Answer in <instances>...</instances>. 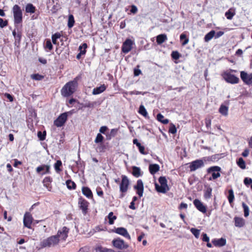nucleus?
<instances>
[{"instance_id":"obj_1","label":"nucleus","mask_w":252,"mask_h":252,"mask_svg":"<svg viewBox=\"0 0 252 252\" xmlns=\"http://www.w3.org/2000/svg\"><path fill=\"white\" fill-rule=\"evenodd\" d=\"M78 85L77 80L75 78L73 81L67 83L62 88L61 90L62 94L68 97L76 91Z\"/></svg>"},{"instance_id":"obj_2","label":"nucleus","mask_w":252,"mask_h":252,"mask_svg":"<svg viewBox=\"0 0 252 252\" xmlns=\"http://www.w3.org/2000/svg\"><path fill=\"white\" fill-rule=\"evenodd\" d=\"M236 70L229 69L223 72L221 76L223 79L228 83L231 84H237L239 82V78L232 73L237 72Z\"/></svg>"},{"instance_id":"obj_3","label":"nucleus","mask_w":252,"mask_h":252,"mask_svg":"<svg viewBox=\"0 0 252 252\" xmlns=\"http://www.w3.org/2000/svg\"><path fill=\"white\" fill-rule=\"evenodd\" d=\"M59 241L60 239L57 236L53 235L42 240L40 242V246L41 248L54 247L59 244Z\"/></svg>"},{"instance_id":"obj_4","label":"nucleus","mask_w":252,"mask_h":252,"mask_svg":"<svg viewBox=\"0 0 252 252\" xmlns=\"http://www.w3.org/2000/svg\"><path fill=\"white\" fill-rule=\"evenodd\" d=\"M13 13L14 24H18L22 22L23 19V13L20 7L15 4L13 6L12 8Z\"/></svg>"},{"instance_id":"obj_5","label":"nucleus","mask_w":252,"mask_h":252,"mask_svg":"<svg viewBox=\"0 0 252 252\" xmlns=\"http://www.w3.org/2000/svg\"><path fill=\"white\" fill-rule=\"evenodd\" d=\"M221 170V168L218 166H213L209 167L207 169V172L209 173H212V177L209 178V180H215L220 177Z\"/></svg>"},{"instance_id":"obj_6","label":"nucleus","mask_w":252,"mask_h":252,"mask_svg":"<svg viewBox=\"0 0 252 252\" xmlns=\"http://www.w3.org/2000/svg\"><path fill=\"white\" fill-rule=\"evenodd\" d=\"M129 185V181L126 175L122 176V181L120 185V190L122 193L126 192L127 191Z\"/></svg>"},{"instance_id":"obj_7","label":"nucleus","mask_w":252,"mask_h":252,"mask_svg":"<svg viewBox=\"0 0 252 252\" xmlns=\"http://www.w3.org/2000/svg\"><path fill=\"white\" fill-rule=\"evenodd\" d=\"M204 162L202 159H196L189 163V168L191 172L194 171L204 166Z\"/></svg>"},{"instance_id":"obj_8","label":"nucleus","mask_w":252,"mask_h":252,"mask_svg":"<svg viewBox=\"0 0 252 252\" xmlns=\"http://www.w3.org/2000/svg\"><path fill=\"white\" fill-rule=\"evenodd\" d=\"M67 112L61 114L58 118L55 120L54 125L57 127H61L63 126L67 120Z\"/></svg>"},{"instance_id":"obj_9","label":"nucleus","mask_w":252,"mask_h":252,"mask_svg":"<svg viewBox=\"0 0 252 252\" xmlns=\"http://www.w3.org/2000/svg\"><path fill=\"white\" fill-rule=\"evenodd\" d=\"M240 77L243 82L248 85L252 84V73L248 74L244 71L240 72Z\"/></svg>"},{"instance_id":"obj_10","label":"nucleus","mask_w":252,"mask_h":252,"mask_svg":"<svg viewBox=\"0 0 252 252\" xmlns=\"http://www.w3.org/2000/svg\"><path fill=\"white\" fill-rule=\"evenodd\" d=\"M193 203L196 208L201 212V213L205 214L207 212V207L205 206L203 203L199 199H195L193 200Z\"/></svg>"},{"instance_id":"obj_11","label":"nucleus","mask_w":252,"mask_h":252,"mask_svg":"<svg viewBox=\"0 0 252 252\" xmlns=\"http://www.w3.org/2000/svg\"><path fill=\"white\" fill-rule=\"evenodd\" d=\"M133 44L132 41L130 39H126L123 43L122 50L123 53L126 54L128 53L132 49Z\"/></svg>"},{"instance_id":"obj_12","label":"nucleus","mask_w":252,"mask_h":252,"mask_svg":"<svg viewBox=\"0 0 252 252\" xmlns=\"http://www.w3.org/2000/svg\"><path fill=\"white\" fill-rule=\"evenodd\" d=\"M32 217L29 212H26L24 216L23 223L25 227L30 228L32 222Z\"/></svg>"},{"instance_id":"obj_13","label":"nucleus","mask_w":252,"mask_h":252,"mask_svg":"<svg viewBox=\"0 0 252 252\" xmlns=\"http://www.w3.org/2000/svg\"><path fill=\"white\" fill-rule=\"evenodd\" d=\"M69 229L66 227L64 226L61 230H59L58 231L57 234L56 235V236L58 237V238L60 239L61 238L63 240H65L68 236Z\"/></svg>"},{"instance_id":"obj_14","label":"nucleus","mask_w":252,"mask_h":252,"mask_svg":"<svg viewBox=\"0 0 252 252\" xmlns=\"http://www.w3.org/2000/svg\"><path fill=\"white\" fill-rule=\"evenodd\" d=\"M112 242L115 247L120 249H125L128 247L126 244H125L123 240L119 238L113 240Z\"/></svg>"},{"instance_id":"obj_15","label":"nucleus","mask_w":252,"mask_h":252,"mask_svg":"<svg viewBox=\"0 0 252 252\" xmlns=\"http://www.w3.org/2000/svg\"><path fill=\"white\" fill-rule=\"evenodd\" d=\"M79 205L80 209L82 210V213L84 215H86L89 203L86 200L80 198L79 200Z\"/></svg>"},{"instance_id":"obj_16","label":"nucleus","mask_w":252,"mask_h":252,"mask_svg":"<svg viewBox=\"0 0 252 252\" xmlns=\"http://www.w3.org/2000/svg\"><path fill=\"white\" fill-rule=\"evenodd\" d=\"M134 189L137 190V193L141 197L143 195L144 190V185L141 180H138L137 181L136 185L134 187Z\"/></svg>"},{"instance_id":"obj_17","label":"nucleus","mask_w":252,"mask_h":252,"mask_svg":"<svg viewBox=\"0 0 252 252\" xmlns=\"http://www.w3.org/2000/svg\"><path fill=\"white\" fill-rule=\"evenodd\" d=\"M50 166L48 165L43 164L38 166L36 169V171L38 173H40L41 171H44L41 173L42 175L50 173Z\"/></svg>"},{"instance_id":"obj_18","label":"nucleus","mask_w":252,"mask_h":252,"mask_svg":"<svg viewBox=\"0 0 252 252\" xmlns=\"http://www.w3.org/2000/svg\"><path fill=\"white\" fill-rule=\"evenodd\" d=\"M212 188L209 186H205L204 190V197L205 199H208L211 198L212 196Z\"/></svg>"},{"instance_id":"obj_19","label":"nucleus","mask_w":252,"mask_h":252,"mask_svg":"<svg viewBox=\"0 0 252 252\" xmlns=\"http://www.w3.org/2000/svg\"><path fill=\"white\" fill-rule=\"evenodd\" d=\"M212 243L215 246L221 247L226 245V241L225 238H221L219 239H213Z\"/></svg>"},{"instance_id":"obj_20","label":"nucleus","mask_w":252,"mask_h":252,"mask_svg":"<svg viewBox=\"0 0 252 252\" xmlns=\"http://www.w3.org/2000/svg\"><path fill=\"white\" fill-rule=\"evenodd\" d=\"M234 221L235 226L238 227H242L245 224V220L242 218L235 217L234 218Z\"/></svg>"},{"instance_id":"obj_21","label":"nucleus","mask_w":252,"mask_h":252,"mask_svg":"<svg viewBox=\"0 0 252 252\" xmlns=\"http://www.w3.org/2000/svg\"><path fill=\"white\" fill-rule=\"evenodd\" d=\"M116 232L119 234L122 235L126 238L130 239V236L128 233L126 229L123 227H118L116 229Z\"/></svg>"},{"instance_id":"obj_22","label":"nucleus","mask_w":252,"mask_h":252,"mask_svg":"<svg viewBox=\"0 0 252 252\" xmlns=\"http://www.w3.org/2000/svg\"><path fill=\"white\" fill-rule=\"evenodd\" d=\"M155 188L157 191L161 193H165L169 189L167 186L159 185L157 183H155Z\"/></svg>"},{"instance_id":"obj_23","label":"nucleus","mask_w":252,"mask_h":252,"mask_svg":"<svg viewBox=\"0 0 252 252\" xmlns=\"http://www.w3.org/2000/svg\"><path fill=\"white\" fill-rule=\"evenodd\" d=\"M106 89V86L104 84L100 85L98 87H96L94 89L93 91V94L94 95L98 94L102 92H103Z\"/></svg>"},{"instance_id":"obj_24","label":"nucleus","mask_w":252,"mask_h":252,"mask_svg":"<svg viewBox=\"0 0 252 252\" xmlns=\"http://www.w3.org/2000/svg\"><path fill=\"white\" fill-rule=\"evenodd\" d=\"M83 194L87 197L90 198L93 197V193L91 190L88 188L84 187L82 189Z\"/></svg>"},{"instance_id":"obj_25","label":"nucleus","mask_w":252,"mask_h":252,"mask_svg":"<svg viewBox=\"0 0 252 252\" xmlns=\"http://www.w3.org/2000/svg\"><path fill=\"white\" fill-rule=\"evenodd\" d=\"M149 169L151 174L154 175L159 170V166L157 164H152L149 165Z\"/></svg>"},{"instance_id":"obj_26","label":"nucleus","mask_w":252,"mask_h":252,"mask_svg":"<svg viewBox=\"0 0 252 252\" xmlns=\"http://www.w3.org/2000/svg\"><path fill=\"white\" fill-rule=\"evenodd\" d=\"M132 175L135 177H139L141 175L140 168L138 167L133 166L132 167Z\"/></svg>"},{"instance_id":"obj_27","label":"nucleus","mask_w":252,"mask_h":252,"mask_svg":"<svg viewBox=\"0 0 252 252\" xmlns=\"http://www.w3.org/2000/svg\"><path fill=\"white\" fill-rule=\"evenodd\" d=\"M180 40L182 46H185L189 41V38L187 37L186 34L184 33H183L180 35Z\"/></svg>"},{"instance_id":"obj_28","label":"nucleus","mask_w":252,"mask_h":252,"mask_svg":"<svg viewBox=\"0 0 252 252\" xmlns=\"http://www.w3.org/2000/svg\"><path fill=\"white\" fill-rule=\"evenodd\" d=\"M228 107L221 104L219 108V112L223 116H227L228 115Z\"/></svg>"},{"instance_id":"obj_29","label":"nucleus","mask_w":252,"mask_h":252,"mask_svg":"<svg viewBox=\"0 0 252 252\" xmlns=\"http://www.w3.org/2000/svg\"><path fill=\"white\" fill-rule=\"evenodd\" d=\"M215 31L214 30L211 31L208 33H207L204 37V41L205 42H208L212 39L213 37H215Z\"/></svg>"},{"instance_id":"obj_30","label":"nucleus","mask_w":252,"mask_h":252,"mask_svg":"<svg viewBox=\"0 0 252 252\" xmlns=\"http://www.w3.org/2000/svg\"><path fill=\"white\" fill-rule=\"evenodd\" d=\"M166 39V35L164 34H161L157 36V42L158 44H161L163 43Z\"/></svg>"},{"instance_id":"obj_31","label":"nucleus","mask_w":252,"mask_h":252,"mask_svg":"<svg viewBox=\"0 0 252 252\" xmlns=\"http://www.w3.org/2000/svg\"><path fill=\"white\" fill-rule=\"evenodd\" d=\"M35 11V7L32 3H28L26 6V11L27 13H34Z\"/></svg>"},{"instance_id":"obj_32","label":"nucleus","mask_w":252,"mask_h":252,"mask_svg":"<svg viewBox=\"0 0 252 252\" xmlns=\"http://www.w3.org/2000/svg\"><path fill=\"white\" fill-rule=\"evenodd\" d=\"M228 195L227 196V198L230 204H231L234 200V192L232 189H229L228 191Z\"/></svg>"},{"instance_id":"obj_33","label":"nucleus","mask_w":252,"mask_h":252,"mask_svg":"<svg viewBox=\"0 0 252 252\" xmlns=\"http://www.w3.org/2000/svg\"><path fill=\"white\" fill-rule=\"evenodd\" d=\"M237 164L238 166L242 169L246 168V163L242 158H240L237 161Z\"/></svg>"},{"instance_id":"obj_34","label":"nucleus","mask_w":252,"mask_h":252,"mask_svg":"<svg viewBox=\"0 0 252 252\" xmlns=\"http://www.w3.org/2000/svg\"><path fill=\"white\" fill-rule=\"evenodd\" d=\"M157 119L160 122L162 123L163 124H166L168 123V120L167 119H164V116L161 114L160 113H159L157 116Z\"/></svg>"},{"instance_id":"obj_35","label":"nucleus","mask_w":252,"mask_h":252,"mask_svg":"<svg viewBox=\"0 0 252 252\" xmlns=\"http://www.w3.org/2000/svg\"><path fill=\"white\" fill-rule=\"evenodd\" d=\"M138 112L145 118H147L148 116L147 110L143 105L140 106Z\"/></svg>"},{"instance_id":"obj_36","label":"nucleus","mask_w":252,"mask_h":252,"mask_svg":"<svg viewBox=\"0 0 252 252\" xmlns=\"http://www.w3.org/2000/svg\"><path fill=\"white\" fill-rule=\"evenodd\" d=\"M75 23L74 17L72 15H69L68 19L67 26L69 28H71L73 27Z\"/></svg>"},{"instance_id":"obj_37","label":"nucleus","mask_w":252,"mask_h":252,"mask_svg":"<svg viewBox=\"0 0 252 252\" xmlns=\"http://www.w3.org/2000/svg\"><path fill=\"white\" fill-rule=\"evenodd\" d=\"M66 184L68 189H75L76 188V184L71 180H68L66 181Z\"/></svg>"},{"instance_id":"obj_38","label":"nucleus","mask_w":252,"mask_h":252,"mask_svg":"<svg viewBox=\"0 0 252 252\" xmlns=\"http://www.w3.org/2000/svg\"><path fill=\"white\" fill-rule=\"evenodd\" d=\"M61 34L59 32H56L52 36V40L54 44H57V40L61 37Z\"/></svg>"},{"instance_id":"obj_39","label":"nucleus","mask_w":252,"mask_h":252,"mask_svg":"<svg viewBox=\"0 0 252 252\" xmlns=\"http://www.w3.org/2000/svg\"><path fill=\"white\" fill-rule=\"evenodd\" d=\"M235 14V12H233L232 11L231 9H229L225 13V16L226 17L227 19L228 20H231Z\"/></svg>"},{"instance_id":"obj_40","label":"nucleus","mask_w":252,"mask_h":252,"mask_svg":"<svg viewBox=\"0 0 252 252\" xmlns=\"http://www.w3.org/2000/svg\"><path fill=\"white\" fill-rule=\"evenodd\" d=\"M14 38H15V42H14L15 45L18 47L20 45V40H21V32L17 33V35H15Z\"/></svg>"},{"instance_id":"obj_41","label":"nucleus","mask_w":252,"mask_h":252,"mask_svg":"<svg viewBox=\"0 0 252 252\" xmlns=\"http://www.w3.org/2000/svg\"><path fill=\"white\" fill-rule=\"evenodd\" d=\"M242 205L244 209V216L247 217L249 215V208L244 202H243Z\"/></svg>"},{"instance_id":"obj_42","label":"nucleus","mask_w":252,"mask_h":252,"mask_svg":"<svg viewBox=\"0 0 252 252\" xmlns=\"http://www.w3.org/2000/svg\"><path fill=\"white\" fill-rule=\"evenodd\" d=\"M87 48V44L86 43H84L82 45L80 46L79 47V50L80 51V53L82 54L83 55H85L86 52V48Z\"/></svg>"},{"instance_id":"obj_43","label":"nucleus","mask_w":252,"mask_h":252,"mask_svg":"<svg viewBox=\"0 0 252 252\" xmlns=\"http://www.w3.org/2000/svg\"><path fill=\"white\" fill-rule=\"evenodd\" d=\"M108 218L109 219V223L110 224H113L114 223V220L116 219V217L113 216V213L111 212L109 213Z\"/></svg>"},{"instance_id":"obj_44","label":"nucleus","mask_w":252,"mask_h":252,"mask_svg":"<svg viewBox=\"0 0 252 252\" xmlns=\"http://www.w3.org/2000/svg\"><path fill=\"white\" fill-rule=\"evenodd\" d=\"M62 165V162L61 160H58L54 164L55 169L57 172H59L61 171L60 167Z\"/></svg>"},{"instance_id":"obj_45","label":"nucleus","mask_w":252,"mask_h":252,"mask_svg":"<svg viewBox=\"0 0 252 252\" xmlns=\"http://www.w3.org/2000/svg\"><path fill=\"white\" fill-rule=\"evenodd\" d=\"M31 77L33 80L39 81L43 79L44 76L39 74H33L31 75Z\"/></svg>"},{"instance_id":"obj_46","label":"nucleus","mask_w":252,"mask_h":252,"mask_svg":"<svg viewBox=\"0 0 252 252\" xmlns=\"http://www.w3.org/2000/svg\"><path fill=\"white\" fill-rule=\"evenodd\" d=\"M190 231L194 235L195 238H199L200 234V230L195 228H192L190 229Z\"/></svg>"},{"instance_id":"obj_47","label":"nucleus","mask_w":252,"mask_h":252,"mask_svg":"<svg viewBox=\"0 0 252 252\" xmlns=\"http://www.w3.org/2000/svg\"><path fill=\"white\" fill-rule=\"evenodd\" d=\"M103 136L100 133H98L95 139L94 142L95 143H101L103 141Z\"/></svg>"},{"instance_id":"obj_48","label":"nucleus","mask_w":252,"mask_h":252,"mask_svg":"<svg viewBox=\"0 0 252 252\" xmlns=\"http://www.w3.org/2000/svg\"><path fill=\"white\" fill-rule=\"evenodd\" d=\"M37 136L40 140L43 141L45 140L46 138V131H44L43 133L40 131H38L37 132Z\"/></svg>"},{"instance_id":"obj_49","label":"nucleus","mask_w":252,"mask_h":252,"mask_svg":"<svg viewBox=\"0 0 252 252\" xmlns=\"http://www.w3.org/2000/svg\"><path fill=\"white\" fill-rule=\"evenodd\" d=\"M159 183L161 185L167 186V180L164 177H160L158 179Z\"/></svg>"},{"instance_id":"obj_50","label":"nucleus","mask_w":252,"mask_h":252,"mask_svg":"<svg viewBox=\"0 0 252 252\" xmlns=\"http://www.w3.org/2000/svg\"><path fill=\"white\" fill-rule=\"evenodd\" d=\"M8 24V22L7 20L4 21L2 18H0V27L1 28H3L4 27L6 26Z\"/></svg>"},{"instance_id":"obj_51","label":"nucleus","mask_w":252,"mask_h":252,"mask_svg":"<svg viewBox=\"0 0 252 252\" xmlns=\"http://www.w3.org/2000/svg\"><path fill=\"white\" fill-rule=\"evenodd\" d=\"M244 183L245 185L248 186V185L252 184V179L251 178L246 177L244 179Z\"/></svg>"},{"instance_id":"obj_52","label":"nucleus","mask_w":252,"mask_h":252,"mask_svg":"<svg viewBox=\"0 0 252 252\" xmlns=\"http://www.w3.org/2000/svg\"><path fill=\"white\" fill-rule=\"evenodd\" d=\"M52 181V179L50 177H45L43 181V183L49 185Z\"/></svg>"},{"instance_id":"obj_53","label":"nucleus","mask_w":252,"mask_h":252,"mask_svg":"<svg viewBox=\"0 0 252 252\" xmlns=\"http://www.w3.org/2000/svg\"><path fill=\"white\" fill-rule=\"evenodd\" d=\"M202 240L204 242H209L210 240L209 237L208 236L206 233H203L202 235Z\"/></svg>"},{"instance_id":"obj_54","label":"nucleus","mask_w":252,"mask_h":252,"mask_svg":"<svg viewBox=\"0 0 252 252\" xmlns=\"http://www.w3.org/2000/svg\"><path fill=\"white\" fill-rule=\"evenodd\" d=\"M46 47L48 48L50 50H52V49H53V45L52 44V43H51L50 40L48 39L46 41Z\"/></svg>"},{"instance_id":"obj_55","label":"nucleus","mask_w":252,"mask_h":252,"mask_svg":"<svg viewBox=\"0 0 252 252\" xmlns=\"http://www.w3.org/2000/svg\"><path fill=\"white\" fill-rule=\"evenodd\" d=\"M187 208H188V205H187V204L185 203H184V202H182V203L180 204V206H179V209L180 210L186 209H187Z\"/></svg>"},{"instance_id":"obj_56","label":"nucleus","mask_w":252,"mask_h":252,"mask_svg":"<svg viewBox=\"0 0 252 252\" xmlns=\"http://www.w3.org/2000/svg\"><path fill=\"white\" fill-rule=\"evenodd\" d=\"M224 34V32L222 31H219L215 34V38H218Z\"/></svg>"},{"instance_id":"obj_57","label":"nucleus","mask_w":252,"mask_h":252,"mask_svg":"<svg viewBox=\"0 0 252 252\" xmlns=\"http://www.w3.org/2000/svg\"><path fill=\"white\" fill-rule=\"evenodd\" d=\"M249 150L248 149H246L244 150L243 152L242 153V156L244 157H247L248 156L249 154Z\"/></svg>"},{"instance_id":"obj_58","label":"nucleus","mask_w":252,"mask_h":252,"mask_svg":"<svg viewBox=\"0 0 252 252\" xmlns=\"http://www.w3.org/2000/svg\"><path fill=\"white\" fill-rule=\"evenodd\" d=\"M4 95L5 96V97L7 98H8L9 99V100L10 102H12V101H13V97L11 94H9L5 93Z\"/></svg>"},{"instance_id":"obj_59","label":"nucleus","mask_w":252,"mask_h":252,"mask_svg":"<svg viewBox=\"0 0 252 252\" xmlns=\"http://www.w3.org/2000/svg\"><path fill=\"white\" fill-rule=\"evenodd\" d=\"M139 152L143 155H145L146 153L145 152V147L141 145L138 147Z\"/></svg>"},{"instance_id":"obj_60","label":"nucleus","mask_w":252,"mask_h":252,"mask_svg":"<svg viewBox=\"0 0 252 252\" xmlns=\"http://www.w3.org/2000/svg\"><path fill=\"white\" fill-rule=\"evenodd\" d=\"M130 12L132 13H136L137 12V8L135 5H132L130 9Z\"/></svg>"},{"instance_id":"obj_61","label":"nucleus","mask_w":252,"mask_h":252,"mask_svg":"<svg viewBox=\"0 0 252 252\" xmlns=\"http://www.w3.org/2000/svg\"><path fill=\"white\" fill-rule=\"evenodd\" d=\"M181 55L178 51H174V60H178Z\"/></svg>"},{"instance_id":"obj_62","label":"nucleus","mask_w":252,"mask_h":252,"mask_svg":"<svg viewBox=\"0 0 252 252\" xmlns=\"http://www.w3.org/2000/svg\"><path fill=\"white\" fill-rule=\"evenodd\" d=\"M107 127L106 126H102L99 129V132L102 133H104L107 129Z\"/></svg>"},{"instance_id":"obj_63","label":"nucleus","mask_w":252,"mask_h":252,"mask_svg":"<svg viewBox=\"0 0 252 252\" xmlns=\"http://www.w3.org/2000/svg\"><path fill=\"white\" fill-rule=\"evenodd\" d=\"M141 73V71L139 69H134V74L135 76H137Z\"/></svg>"},{"instance_id":"obj_64","label":"nucleus","mask_w":252,"mask_h":252,"mask_svg":"<svg viewBox=\"0 0 252 252\" xmlns=\"http://www.w3.org/2000/svg\"><path fill=\"white\" fill-rule=\"evenodd\" d=\"M117 129H115V128H113V129H112L111 130V132H110V134L111 135H112L113 136H114L116 133L117 132Z\"/></svg>"}]
</instances>
